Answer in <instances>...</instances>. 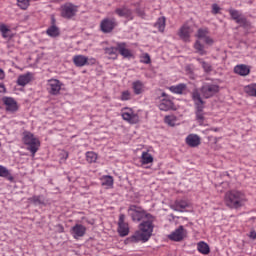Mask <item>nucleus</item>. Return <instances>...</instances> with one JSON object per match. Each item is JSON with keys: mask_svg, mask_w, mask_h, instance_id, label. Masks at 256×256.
<instances>
[{"mask_svg": "<svg viewBox=\"0 0 256 256\" xmlns=\"http://www.w3.org/2000/svg\"><path fill=\"white\" fill-rule=\"evenodd\" d=\"M52 25H55V18H52Z\"/></svg>", "mask_w": 256, "mask_h": 256, "instance_id": "49", "label": "nucleus"}, {"mask_svg": "<svg viewBox=\"0 0 256 256\" xmlns=\"http://www.w3.org/2000/svg\"><path fill=\"white\" fill-rule=\"evenodd\" d=\"M187 207H189V204L184 200L176 201L172 205L174 211H183V209H187Z\"/></svg>", "mask_w": 256, "mask_h": 256, "instance_id": "27", "label": "nucleus"}, {"mask_svg": "<svg viewBox=\"0 0 256 256\" xmlns=\"http://www.w3.org/2000/svg\"><path fill=\"white\" fill-rule=\"evenodd\" d=\"M29 201L35 205H45V200H43V197L41 196H33L32 198H29Z\"/></svg>", "mask_w": 256, "mask_h": 256, "instance_id": "39", "label": "nucleus"}, {"mask_svg": "<svg viewBox=\"0 0 256 256\" xmlns=\"http://www.w3.org/2000/svg\"><path fill=\"white\" fill-rule=\"evenodd\" d=\"M168 237L171 241H183V238L185 237V229L183 226H179V228L172 232Z\"/></svg>", "mask_w": 256, "mask_h": 256, "instance_id": "18", "label": "nucleus"}, {"mask_svg": "<svg viewBox=\"0 0 256 256\" xmlns=\"http://www.w3.org/2000/svg\"><path fill=\"white\" fill-rule=\"evenodd\" d=\"M196 37L203 39L207 45H213V39L209 37V30L207 28H200L196 34Z\"/></svg>", "mask_w": 256, "mask_h": 256, "instance_id": "17", "label": "nucleus"}, {"mask_svg": "<svg viewBox=\"0 0 256 256\" xmlns=\"http://www.w3.org/2000/svg\"><path fill=\"white\" fill-rule=\"evenodd\" d=\"M3 79H5V71L0 68V80L3 81Z\"/></svg>", "mask_w": 256, "mask_h": 256, "instance_id": "47", "label": "nucleus"}, {"mask_svg": "<svg viewBox=\"0 0 256 256\" xmlns=\"http://www.w3.org/2000/svg\"><path fill=\"white\" fill-rule=\"evenodd\" d=\"M0 32L4 39H8V37H11V35H10L11 30L8 29L7 25H5V24L0 25Z\"/></svg>", "mask_w": 256, "mask_h": 256, "instance_id": "38", "label": "nucleus"}, {"mask_svg": "<svg viewBox=\"0 0 256 256\" xmlns=\"http://www.w3.org/2000/svg\"><path fill=\"white\" fill-rule=\"evenodd\" d=\"M121 115L122 119L131 125H136L139 122V114L135 113L131 108H123Z\"/></svg>", "mask_w": 256, "mask_h": 256, "instance_id": "7", "label": "nucleus"}, {"mask_svg": "<svg viewBox=\"0 0 256 256\" xmlns=\"http://www.w3.org/2000/svg\"><path fill=\"white\" fill-rule=\"evenodd\" d=\"M0 93H7V88H5V84H0Z\"/></svg>", "mask_w": 256, "mask_h": 256, "instance_id": "46", "label": "nucleus"}, {"mask_svg": "<svg viewBox=\"0 0 256 256\" xmlns=\"http://www.w3.org/2000/svg\"><path fill=\"white\" fill-rule=\"evenodd\" d=\"M161 96L164 98L161 100V102L158 106L160 111H171V109H173V107H174L173 101H171V99H169V97L167 96V94L165 92H163Z\"/></svg>", "mask_w": 256, "mask_h": 256, "instance_id": "16", "label": "nucleus"}, {"mask_svg": "<svg viewBox=\"0 0 256 256\" xmlns=\"http://www.w3.org/2000/svg\"><path fill=\"white\" fill-rule=\"evenodd\" d=\"M76 14L77 6L71 3H66L63 6H61V16L64 19H72V17H75Z\"/></svg>", "mask_w": 256, "mask_h": 256, "instance_id": "9", "label": "nucleus"}, {"mask_svg": "<svg viewBox=\"0 0 256 256\" xmlns=\"http://www.w3.org/2000/svg\"><path fill=\"white\" fill-rule=\"evenodd\" d=\"M121 101L131 100V92L129 90L123 91L120 96Z\"/></svg>", "mask_w": 256, "mask_h": 256, "instance_id": "43", "label": "nucleus"}, {"mask_svg": "<svg viewBox=\"0 0 256 256\" xmlns=\"http://www.w3.org/2000/svg\"><path fill=\"white\" fill-rule=\"evenodd\" d=\"M219 11H221V7H219V5H217V4H213L212 5V13H213V15H217L219 13Z\"/></svg>", "mask_w": 256, "mask_h": 256, "instance_id": "45", "label": "nucleus"}, {"mask_svg": "<svg viewBox=\"0 0 256 256\" xmlns=\"http://www.w3.org/2000/svg\"><path fill=\"white\" fill-rule=\"evenodd\" d=\"M197 250L199 253H202V255H209L211 253V248H209V244L205 242H199L197 244Z\"/></svg>", "mask_w": 256, "mask_h": 256, "instance_id": "25", "label": "nucleus"}, {"mask_svg": "<svg viewBox=\"0 0 256 256\" xmlns=\"http://www.w3.org/2000/svg\"><path fill=\"white\" fill-rule=\"evenodd\" d=\"M128 214L130 215L132 221H145L146 219H149V217H152L153 215L145 212L143 208L131 205L128 209Z\"/></svg>", "mask_w": 256, "mask_h": 256, "instance_id": "5", "label": "nucleus"}, {"mask_svg": "<svg viewBox=\"0 0 256 256\" xmlns=\"http://www.w3.org/2000/svg\"><path fill=\"white\" fill-rule=\"evenodd\" d=\"M224 203L230 209H241L247 203V196L239 190L228 191L225 194Z\"/></svg>", "mask_w": 256, "mask_h": 256, "instance_id": "1", "label": "nucleus"}, {"mask_svg": "<svg viewBox=\"0 0 256 256\" xmlns=\"http://www.w3.org/2000/svg\"><path fill=\"white\" fill-rule=\"evenodd\" d=\"M194 49L196 50V53L199 55H207V51H205V46L201 44V41L197 40L194 44Z\"/></svg>", "mask_w": 256, "mask_h": 256, "instance_id": "31", "label": "nucleus"}, {"mask_svg": "<svg viewBox=\"0 0 256 256\" xmlns=\"http://www.w3.org/2000/svg\"><path fill=\"white\" fill-rule=\"evenodd\" d=\"M165 17H160L157 19L156 23L154 24V27H156V29H158V31H160V33H163V31H165Z\"/></svg>", "mask_w": 256, "mask_h": 256, "instance_id": "30", "label": "nucleus"}, {"mask_svg": "<svg viewBox=\"0 0 256 256\" xmlns=\"http://www.w3.org/2000/svg\"><path fill=\"white\" fill-rule=\"evenodd\" d=\"M73 63L76 67H85V65H89V58L84 55H75Z\"/></svg>", "mask_w": 256, "mask_h": 256, "instance_id": "20", "label": "nucleus"}, {"mask_svg": "<svg viewBox=\"0 0 256 256\" xmlns=\"http://www.w3.org/2000/svg\"><path fill=\"white\" fill-rule=\"evenodd\" d=\"M32 77L33 75L31 73L20 75L17 79V83L20 87H25V85L31 82Z\"/></svg>", "mask_w": 256, "mask_h": 256, "instance_id": "24", "label": "nucleus"}, {"mask_svg": "<svg viewBox=\"0 0 256 256\" xmlns=\"http://www.w3.org/2000/svg\"><path fill=\"white\" fill-rule=\"evenodd\" d=\"M200 91L204 99H210V97H213L216 95V93H219V85L206 83L201 87Z\"/></svg>", "mask_w": 256, "mask_h": 256, "instance_id": "6", "label": "nucleus"}, {"mask_svg": "<svg viewBox=\"0 0 256 256\" xmlns=\"http://www.w3.org/2000/svg\"><path fill=\"white\" fill-rule=\"evenodd\" d=\"M143 87V82L139 80L132 83V89L135 95H141L143 93Z\"/></svg>", "mask_w": 256, "mask_h": 256, "instance_id": "28", "label": "nucleus"}, {"mask_svg": "<svg viewBox=\"0 0 256 256\" xmlns=\"http://www.w3.org/2000/svg\"><path fill=\"white\" fill-rule=\"evenodd\" d=\"M117 25V19L115 18H104L100 23V29L103 33H111Z\"/></svg>", "mask_w": 256, "mask_h": 256, "instance_id": "11", "label": "nucleus"}, {"mask_svg": "<svg viewBox=\"0 0 256 256\" xmlns=\"http://www.w3.org/2000/svg\"><path fill=\"white\" fill-rule=\"evenodd\" d=\"M192 99L196 106V119L199 123H203V121L205 120V116L203 114V105L205 102H203L199 90H194L192 92Z\"/></svg>", "mask_w": 256, "mask_h": 256, "instance_id": "4", "label": "nucleus"}, {"mask_svg": "<svg viewBox=\"0 0 256 256\" xmlns=\"http://www.w3.org/2000/svg\"><path fill=\"white\" fill-rule=\"evenodd\" d=\"M118 52L125 59H131V57H133V53H131V50L127 49V44L124 42L118 43Z\"/></svg>", "mask_w": 256, "mask_h": 256, "instance_id": "21", "label": "nucleus"}, {"mask_svg": "<svg viewBox=\"0 0 256 256\" xmlns=\"http://www.w3.org/2000/svg\"><path fill=\"white\" fill-rule=\"evenodd\" d=\"M234 73L241 75V77H247L251 73V69L245 64H240L234 67Z\"/></svg>", "mask_w": 256, "mask_h": 256, "instance_id": "22", "label": "nucleus"}, {"mask_svg": "<svg viewBox=\"0 0 256 256\" xmlns=\"http://www.w3.org/2000/svg\"><path fill=\"white\" fill-rule=\"evenodd\" d=\"M186 145L189 147H199L201 145V138L197 134H189L186 137Z\"/></svg>", "mask_w": 256, "mask_h": 256, "instance_id": "19", "label": "nucleus"}, {"mask_svg": "<svg viewBox=\"0 0 256 256\" xmlns=\"http://www.w3.org/2000/svg\"><path fill=\"white\" fill-rule=\"evenodd\" d=\"M185 89H187V85L178 84L176 86H171L169 91H171V93H176V95H182Z\"/></svg>", "mask_w": 256, "mask_h": 256, "instance_id": "26", "label": "nucleus"}, {"mask_svg": "<svg viewBox=\"0 0 256 256\" xmlns=\"http://www.w3.org/2000/svg\"><path fill=\"white\" fill-rule=\"evenodd\" d=\"M244 91L245 93H247V95H250L251 97H256V84H250L248 86H245Z\"/></svg>", "mask_w": 256, "mask_h": 256, "instance_id": "35", "label": "nucleus"}, {"mask_svg": "<svg viewBox=\"0 0 256 256\" xmlns=\"http://www.w3.org/2000/svg\"><path fill=\"white\" fill-rule=\"evenodd\" d=\"M191 33H193V28H191L189 24H184L180 28L178 35L183 41L189 42V39H191Z\"/></svg>", "mask_w": 256, "mask_h": 256, "instance_id": "15", "label": "nucleus"}, {"mask_svg": "<svg viewBox=\"0 0 256 256\" xmlns=\"http://www.w3.org/2000/svg\"><path fill=\"white\" fill-rule=\"evenodd\" d=\"M70 233L74 239H79L80 237H85L87 228L83 224H76L71 228Z\"/></svg>", "mask_w": 256, "mask_h": 256, "instance_id": "14", "label": "nucleus"}, {"mask_svg": "<svg viewBox=\"0 0 256 256\" xmlns=\"http://www.w3.org/2000/svg\"><path fill=\"white\" fill-rule=\"evenodd\" d=\"M118 233L120 237L129 235V224L125 222V214H120L118 220Z\"/></svg>", "mask_w": 256, "mask_h": 256, "instance_id": "12", "label": "nucleus"}, {"mask_svg": "<svg viewBox=\"0 0 256 256\" xmlns=\"http://www.w3.org/2000/svg\"><path fill=\"white\" fill-rule=\"evenodd\" d=\"M46 33L49 37H59V27L53 24L47 29Z\"/></svg>", "mask_w": 256, "mask_h": 256, "instance_id": "29", "label": "nucleus"}, {"mask_svg": "<svg viewBox=\"0 0 256 256\" xmlns=\"http://www.w3.org/2000/svg\"><path fill=\"white\" fill-rule=\"evenodd\" d=\"M214 131H219V129L216 128V129H214Z\"/></svg>", "mask_w": 256, "mask_h": 256, "instance_id": "50", "label": "nucleus"}, {"mask_svg": "<svg viewBox=\"0 0 256 256\" xmlns=\"http://www.w3.org/2000/svg\"><path fill=\"white\" fill-rule=\"evenodd\" d=\"M164 121L170 127H175V123H176L177 119L175 118V116H166Z\"/></svg>", "mask_w": 256, "mask_h": 256, "instance_id": "41", "label": "nucleus"}, {"mask_svg": "<svg viewBox=\"0 0 256 256\" xmlns=\"http://www.w3.org/2000/svg\"><path fill=\"white\" fill-rule=\"evenodd\" d=\"M228 13L231 16V19L240 25V27H247L249 25L247 18H245V16H243V14L238 10L230 9L228 10Z\"/></svg>", "mask_w": 256, "mask_h": 256, "instance_id": "8", "label": "nucleus"}, {"mask_svg": "<svg viewBox=\"0 0 256 256\" xmlns=\"http://www.w3.org/2000/svg\"><path fill=\"white\" fill-rule=\"evenodd\" d=\"M33 1H37V0H33Z\"/></svg>", "mask_w": 256, "mask_h": 256, "instance_id": "51", "label": "nucleus"}, {"mask_svg": "<svg viewBox=\"0 0 256 256\" xmlns=\"http://www.w3.org/2000/svg\"><path fill=\"white\" fill-rule=\"evenodd\" d=\"M117 51H119L118 44L116 47H107L104 49L105 55H113V59H117Z\"/></svg>", "mask_w": 256, "mask_h": 256, "instance_id": "34", "label": "nucleus"}, {"mask_svg": "<svg viewBox=\"0 0 256 256\" xmlns=\"http://www.w3.org/2000/svg\"><path fill=\"white\" fill-rule=\"evenodd\" d=\"M115 13L119 17H125L126 19L133 20V12L129 8H117Z\"/></svg>", "mask_w": 256, "mask_h": 256, "instance_id": "23", "label": "nucleus"}, {"mask_svg": "<svg viewBox=\"0 0 256 256\" xmlns=\"http://www.w3.org/2000/svg\"><path fill=\"white\" fill-rule=\"evenodd\" d=\"M0 177H5L8 181H13L14 179L9 170L2 165H0Z\"/></svg>", "mask_w": 256, "mask_h": 256, "instance_id": "33", "label": "nucleus"}, {"mask_svg": "<svg viewBox=\"0 0 256 256\" xmlns=\"http://www.w3.org/2000/svg\"><path fill=\"white\" fill-rule=\"evenodd\" d=\"M2 102L6 107V111L9 113H15L19 110V106L17 105V101H15L12 97L4 96L2 98Z\"/></svg>", "mask_w": 256, "mask_h": 256, "instance_id": "13", "label": "nucleus"}, {"mask_svg": "<svg viewBox=\"0 0 256 256\" xmlns=\"http://www.w3.org/2000/svg\"><path fill=\"white\" fill-rule=\"evenodd\" d=\"M102 185L107 188L113 187V176H104L102 178Z\"/></svg>", "mask_w": 256, "mask_h": 256, "instance_id": "37", "label": "nucleus"}, {"mask_svg": "<svg viewBox=\"0 0 256 256\" xmlns=\"http://www.w3.org/2000/svg\"><path fill=\"white\" fill-rule=\"evenodd\" d=\"M18 1V7L20 9H27L30 5L31 0H17Z\"/></svg>", "mask_w": 256, "mask_h": 256, "instance_id": "42", "label": "nucleus"}, {"mask_svg": "<svg viewBox=\"0 0 256 256\" xmlns=\"http://www.w3.org/2000/svg\"><path fill=\"white\" fill-rule=\"evenodd\" d=\"M141 161L143 165H149V163H153V156L149 152H143Z\"/></svg>", "mask_w": 256, "mask_h": 256, "instance_id": "32", "label": "nucleus"}, {"mask_svg": "<svg viewBox=\"0 0 256 256\" xmlns=\"http://www.w3.org/2000/svg\"><path fill=\"white\" fill-rule=\"evenodd\" d=\"M153 221H155V217L148 216L146 220H143L142 223L139 225V231H137L132 236V241H149L151 235H153Z\"/></svg>", "mask_w": 256, "mask_h": 256, "instance_id": "2", "label": "nucleus"}, {"mask_svg": "<svg viewBox=\"0 0 256 256\" xmlns=\"http://www.w3.org/2000/svg\"><path fill=\"white\" fill-rule=\"evenodd\" d=\"M22 141L24 145L27 146V151H30V153H32V157H35V153H37L39 151V147H41L39 139H37L31 132H24Z\"/></svg>", "mask_w": 256, "mask_h": 256, "instance_id": "3", "label": "nucleus"}, {"mask_svg": "<svg viewBox=\"0 0 256 256\" xmlns=\"http://www.w3.org/2000/svg\"><path fill=\"white\" fill-rule=\"evenodd\" d=\"M86 160L89 163H95V161H97V154L95 152H87L86 153Z\"/></svg>", "mask_w": 256, "mask_h": 256, "instance_id": "40", "label": "nucleus"}, {"mask_svg": "<svg viewBox=\"0 0 256 256\" xmlns=\"http://www.w3.org/2000/svg\"><path fill=\"white\" fill-rule=\"evenodd\" d=\"M249 237H250L251 239H256V232H255V231L250 232Z\"/></svg>", "mask_w": 256, "mask_h": 256, "instance_id": "48", "label": "nucleus"}, {"mask_svg": "<svg viewBox=\"0 0 256 256\" xmlns=\"http://www.w3.org/2000/svg\"><path fill=\"white\" fill-rule=\"evenodd\" d=\"M197 61L202 65L205 73H211L213 71V66H211L209 62H205L201 58H198Z\"/></svg>", "mask_w": 256, "mask_h": 256, "instance_id": "36", "label": "nucleus"}, {"mask_svg": "<svg viewBox=\"0 0 256 256\" xmlns=\"http://www.w3.org/2000/svg\"><path fill=\"white\" fill-rule=\"evenodd\" d=\"M141 63H145L146 65H149V63H151V56H149L147 53L144 54L142 57H141Z\"/></svg>", "mask_w": 256, "mask_h": 256, "instance_id": "44", "label": "nucleus"}, {"mask_svg": "<svg viewBox=\"0 0 256 256\" xmlns=\"http://www.w3.org/2000/svg\"><path fill=\"white\" fill-rule=\"evenodd\" d=\"M62 87L63 83L58 79H50L47 81V91L50 95H59Z\"/></svg>", "mask_w": 256, "mask_h": 256, "instance_id": "10", "label": "nucleus"}]
</instances>
